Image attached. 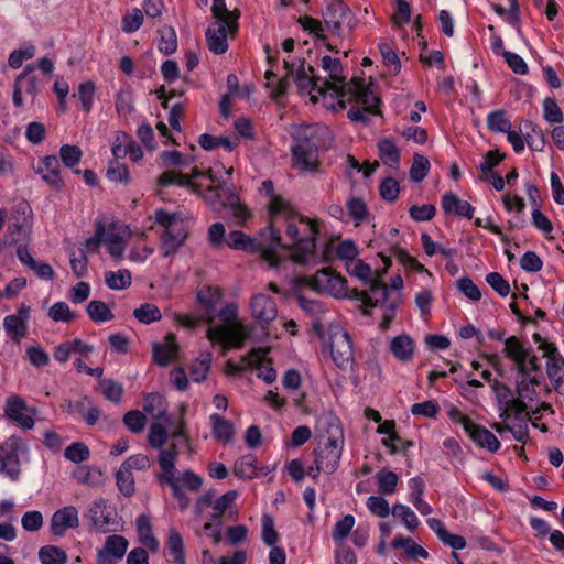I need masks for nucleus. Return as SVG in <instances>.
Here are the masks:
<instances>
[{
    "label": "nucleus",
    "mask_w": 564,
    "mask_h": 564,
    "mask_svg": "<svg viewBox=\"0 0 564 564\" xmlns=\"http://www.w3.org/2000/svg\"><path fill=\"white\" fill-rule=\"evenodd\" d=\"M269 213L271 217L280 214L285 216V232L290 243H282V238L280 237V245L278 247L291 249L292 259L297 263H305L315 250V239L318 232L316 223L295 213L290 204L280 196L271 198Z\"/></svg>",
    "instance_id": "nucleus-1"
},
{
    "label": "nucleus",
    "mask_w": 564,
    "mask_h": 564,
    "mask_svg": "<svg viewBox=\"0 0 564 564\" xmlns=\"http://www.w3.org/2000/svg\"><path fill=\"white\" fill-rule=\"evenodd\" d=\"M271 236V242H258L253 238L241 230H231L226 235L224 224L215 223L208 228L207 238L212 247L219 249L227 246L230 249L243 251L250 254L260 253L263 261L268 262L270 267H278L280 257L276 252L280 245V231L276 230L272 224L262 230V236L265 234Z\"/></svg>",
    "instance_id": "nucleus-2"
},
{
    "label": "nucleus",
    "mask_w": 564,
    "mask_h": 564,
    "mask_svg": "<svg viewBox=\"0 0 564 564\" xmlns=\"http://www.w3.org/2000/svg\"><path fill=\"white\" fill-rule=\"evenodd\" d=\"M283 64L286 76L279 80L275 91L276 96L285 94L289 86V77H291L301 91L311 94V100L314 104L317 102V96L313 95V93L315 91L323 96V85H319L322 77L314 74L313 66L306 65L305 59L302 57H296L291 61L284 59Z\"/></svg>",
    "instance_id": "nucleus-3"
},
{
    "label": "nucleus",
    "mask_w": 564,
    "mask_h": 564,
    "mask_svg": "<svg viewBox=\"0 0 564 564\" xmlns=\"http://www.w3.org/2000/svg\"><path fill=\"white\" fill-rule=\"evenodd\" d=\"M328 133V129L323 126H307L301 129L296 137V144L292 147L294 162L305 171H315L318 165V148L321 143L318 137Z\"/></svg>",
    "instance_id": "nucleus-4"
},
{
    "label": "nucleus",
    "mask_w": 564,
    "mask_h": 564,
    "mask_svg": "<svg viewBox=\"0 0 564 564\" xmlns=\"http://www.w3.org/2000/svg\"><path fill=\"white\" fill-rule=\"evenodd\" d=\"M237 307L232 304L226 305L219 312V317L227 325L209 327L207 338L213 343H219L225 349L231 347L241 348L249 337V332L241 323L235 322Z\"/></svg>",
    "instance_id": "nucleus-5"
},
{
    "label": "nucleus",
    "mask_w": 564,
    "mask_h": 564,
    "mask_svg": "<svg viewBox=\"0 0 564 564\" xmlns=\"http://www.w3.org/2000/svg\"><path fill=\"white\" fill-rule=\"evenodd\" d=\"M344 447V433L339 424H329L327 435L323 436L315 449L316 470L333 474L339 465Z\"/></svg>",
    "instance_id": "nucleus-6"
},
{
    "label": "nucleus",
    "mask_w": 564,
    "mask_h": 564,
    "mask_svg": "<svg viewBox=\"0 0 564 564\" xmlns=\"http://www.w3.org/2000/svg\"><path fill=\"white\" fill-rule=\"evenodd\" d=\"M205 199L215 212L230 209L238 225H242L250 217L248 207L240 203L236 187L226 181L218 186H208Z\"/></svg>",
    "instance_id": "nucleus-7"
},
{
    "label": "nucleus",
    "mask_w": 564,
    "mask_h": 564,
    "mask_svg": "<svg viewBox=\"0 0 564 564\" xmlns=\"http://www.w3.org/2000/svg\"><path fill=\"white\" fill-rule=\"evenodd\" d=\"M328 343L330 355L335 365L340 369H348L354 364V347L350 335L339 324H329L325 339Z\"/></svg>",
    "instance_id": "nucleus-8"
},
{
    "label": "nucleus",
    "mask_w": 564,
    "mask_h": 564,
    "mask_svg": "<svg viewBox=\"0 0 564 564\" xmlns=\"http://www.w3.org/2000/svg\"><path fill=\"white\" fill-rule=\"evenodd\" d=\"M335 98L338 99L337 106L339 110L345 109L347 102L358 101L368 113H379V98L365 85L361 78H352L346 85L343 95H337Z\"/></svg>",
    "instance_id": "nucleus-9"
},
{
    "label": "nucleus",
    "mask_w": 564,
    "mask_h": 564,
    "mask_svg": "<svg viewBox=\"0 0 564 564\" xmlns=\"http://www.w3.org/2000/svg\"><path fill=\"white\" fill-rule=\"evenodd\" d=\"M533 339L539 344V349L547 358L546 373L553 387L560 393L564 391V358L560 355L555 344L545 341L541 335L534 334Z\"/></svg>",
    "instance_id": "nucleus-10"
},
{
    "label": "nucleus",
    "mask_w": 564,
    "mask_h": 564,
    "mask_svg": "<svg viewBox=\"0 0 564 564\" xmlns=\"http://www.w3.org/2000/svg\"><path fill=\"white\" fill-rule=\"evenodd\" d=\"M25 449L22 438L17 435H11L1 443L0 473L13 481L18 480L21 473L19 454Z\"/></svg>",
    "instance_id": "nucleus-11"
},
{
    "label": "nucleus",
    "mask_w": 564,
    "mask_h": 564,
    "mask_svg": "<svg viewBox=\"0 0 564 564\" xmlns=\"http://www.w3.org/2000/svg\"><path fill=\"white\" fill-rule=\"evenodd\" d=\"M321 66L328 73V78H322V82H319V85H323V96L327 93L334 98L337 95H343L348 83H346V77L343 75L340 59L325 55L322 58Z\"/></svg>",
    "instance_id": "nucleus-12"
},
{
    "label": "nucleus",
    "mask_w": 564,
    "mask_h": 564,
    "mask_svg": "<svg viewBox=\"0 0 564 564\" xmlns=\"http://www.w3.org/2000/svg\"><path fill=\"white\" fill-rule=\"evenodd\" d=\"M84 518L88 519L97 531H115V529L110 528L115 523L113 511L104 498L93 501L84 512Z\"/></svg>",
    "instance_id": "nucleus-13"
},
{
    "label": "nucleus",
    "mask_w": 564,
    "mask_h": 564,
    "mask_svg": "<svg viewBox=\"0 0 564 564\" xmlns=\"http://www.w3.org/2000/svg\"><path fill=\"white\" fill-rule=\"evenodd\" d=\"M238 30L237 21L230 22H215L213 26H209L206 31V43L215 54H224L228 50L227 36L228 34L234 35Z\"/></svg>",
    "instance_id": "nucleus-14"
},
{
    "label": "nucleus",
    "mask_w": 564,
    "mask_h": 564,
    "mask_svg": "<svg viewBox=\"0 0 564 564\" xmlns=\"http://www.w3.org/2000/svg\"><path fill=\"white\" fill-rule=\"evenodd\" d=\"M324 21L335 33H338L343 25L352 29L355 17L349 7L340 0H332L324 12Z\"/></svg>",
    "instance_id": "nucleus-15"
},
{
    "label": "nucleus",
    "mask_w": 564,
    "mask_h": 564,
    "mask_svg": "<svg viewBox=\"0 0 564 564\" xmlns=\"http://www.w3.org/2000/svg\"><path fill=\"white\" fill-rule=\"evenodd\" d=\"M79 527L78 510L74 506H66L56 510L51 518V532L55 536H64L69 529Z\"/></svg>",
    "instance_id": "nucleus-16"
},
{
    "label": "nucleus",
    "mask_w": 564,
    "mask_h": 564,
    "mask_svg": "<svg viewBox=\"0 0 564 564\" xmlns=\"http://www.w3.org/2000/svg\"><path fill=\"white\" fill-rule=\"evenodd\" d=\"M128 545V540L122 535L113 534L108 536L104 547L97 552V563L116 564V561L124 556Z\"/></svg>",
    "instance_id": "nucleus-17"
},
{
    "label": "nucleus",
    "mask_w": 564,
    "mask_h": 564,
    "mask_svg": "<svg viewBox=\"0 0 564 564\" xmlns=\"http://www.w3.org/2000/svg\"><path fill=\"white\" fill-rule=\"evenodd\" d=\"M29 411L26 402L18 394H12L7 398L4 405V415L17 422L21 427L31 430L34 426V420L30 414L24 412Z\"/></svg>",
    "instance_id": "nucleus-18"
},
{
    "label": "nucleus",
    "mask_w": 564,
    "mask_h": 564,
    "mask_svg": "<svg viewBox=\"0 0 564 564\" xmlns=\"http://www.w3.org/2000/svg\"><path fill=\"white\" fill-rule=\"evenodd\" d=\"M250 310L253 318L262 326L270 324L278 316V308L274 301L262 293L252 296L250 300Z\"/></svg>",
    "instance_id": "nucleus-19"
},
{
    "label": "nucleus",
    "mask_w": 564,
    "mask_h": 564,
    "mask_svg": "<svg viewBox=\"0 0 564 564\" xmlns=\"http://www.w3.org/2000/svg\"><path fill=\"white\" fill-rule=\"evenodd\" d=\"M59 161L55 155H46L40 160L36 173L40 174L45 183L59 191L64 186L61 176Z\"/></svg>",
    "instance_id": "nucleus-20"
},
{
    "label": "nucleus",
    "mask_w": 564,
    "mask_h": 564,
    "mask_svg": "<svg viewBox=\"0 0 564 564\" xmlns=\"http://www.w3.org/2000/svg\"><path fill=\"white\" fill-rule=\"evenodd\" d=\"M188 236L186 227L162 230L160 234V250L163 257L174 254L186 241Z\"/></svg>",
    "instance_id": "nucleus-21"
},
{
    "label": "nucleus",
    "mask_w": 564,
    "mask_h": 564,
    "mask_svg": "<svg viewBox=\"0 0 564 564\" xmlns=\"http://www.w3.org/2000/svg\"><path fill=\"white\" fill-rule=\"evenodd\" d=\"M531 350L524 347L517 336H510L505 340L503 355L513 362L517 371H524L523 360L528 359Z\"/></svg>",
    "instance_id": "nucleus-22"
},
{
    "label": "nucleus",
    "mask_w": 564,
    "mask_h": 564,
    "mask_svg": "<svg viewBox=\"0 0 564 564\" xmlns=\"http://www.w3.org/2000/svg\"><path fill=\"white\" fill-rule=\"evenodd\" d=\"M177 349L175 335L167 334L165 344L153 345V358L158 365L165 367L176 357Z\"/></svg>",
    "instance_id": "nucleus-23"
},
{
    "label": "nucleus",
    "mask_w": 564,
    "mask_h": 564,
    "mask_svg": "<svg viewBox=\"0 0 564 564\" xmlns=\"http://www.w3.org/2000/svg\"><path fill=\"white\" fill-rule=\"evenodd\" d=\"M466 433L476 444L491 453H496L500 448V442L495 434L475 422Z\"/></svg>",
    "instance_id": "nucleus-24"
},
{
    "label": "nucleus",
    "mask_w": 564,
    "mask_h": 564,
    "mask_svg": "<svg viewBox=\"0 0 564 564\" xmlns=\"http://www.w3.org/2000/svg\"><path fill=\"white\" fill-rule=\"evenodd\" d=\"M300 307L306 313L314 316L312 327L319 339H325V327L319 321L318 315L324 313V306L319 301L306 299L303 295L297 297Z\"/></svg>",
    "instance_id": "nucleus-25"
},
{
    "label": "nucleus",
    "mask_w": 564,
    "mask_h": 564,
    "mask_svg": "<svg viewBox=\"0 0 564 564\" xmlns=\"http://www.w3.org/2000/svg\"><path fill=\"white\" fill-rule=\"evenodd\" d=\"M178 455L177 446L172 444L167 449H161L159 455V464L162 469L160 479L164 482H172L175 477V463Z\"/></svg>",
    "instance_id": "nucleus-26"
},
{
    "label": "nucleus",
    "mask_w": 564,
    "mask_h": 564,
    "mask_svg": "<svg viewBox=\"0 0 564 564\" xmlns=\"http://www.w3.org/2000/svg\"><path fill=\"white\" fill-rule=\"evenodd\" d=\"M442 208L445 214L454 213L468 219L473 218L475 210L467 200L459 199L458 196L454 193H446L442 197Z\"/></svg>",
    "instance_id": "nucleus-27"
},
{
    "label": "nucleus",
    "mask_w": 564,
    "mask_h": 564,
    "mask_svg": "<svg viewBox=\"0 0 564 564\" xmlns=\"http://www.w3.org/2000/svg\"><path fill=\"white\" fill-rule=\"evenodd\" d=\"M158 185L161 187L170 185L188 187L193 193L202 195V186L199 184L192 182L187 175L174 171L162 173L158 178Z\"/></svg>",
    "instance_id": "nucleus-28"
},
{
    "label": "nucleus",
    "mask_w": 564,
    "mask_h": 564,
    "mask_svg": "<svg viewBox=\"0 0 564 564\" xmlns=\"http://www.w3.org/2000/svg\"><path fill=\"white\" fill-rule=\"evenodd\" d=\"M520 132L532 151H543L545 137L543 131L533 122L524 120L520 123Z\"/></svg>",
    "instance_id": "nucleus-29"
},
{
    "label": "nucleus",
    "mask_w": 564,
    "mask_h": 564,
    "mask_svg": "<svg viewBox=\"0 0 564 564\" xmlns=\"http://www.w3.org/2000/svg\"><path fill=\"white\" fill-rule=\"evenodd\" d=\"M415 349V345L413 339L405 334L395 336L390 341V350L393 354V356L402 361L406 362L410 361L413 357Z\"/></svg>",
    "instance_id": "nucleus-30"
},
{
    "label": "nucleus",
    "mask_w": 564,
    "mask_h": 564,
    "mask_svg": "<svg viewBox=\"0 0 564 564\" xmlns=\"http://www.w3.org/2000/svg\"><path fill=\"white\" fill-rule=\"evenodd\" d=\"M137 531L140 543L151 552L159 550V541L152 533L150 518L147 514H140L137 518Z\"/></svg>",
    "instance_id": "nucleus-31"
},
{
    "label": "nucleus",
    "mask_w": 564,
    "mask_h": 564,
    "mask_svg": "<svg viewBox=\"0 0 564 564\" xmlns=\"http://www.w3.org/2000/svg\"><path fill=\"white\" fill-rule=\"evenodd\" d=\"M243 361L247 362L249 367H257L260 369L258 377L261 378L267 383H272L276 379V371L271 366H261L263 357L258 350H252L249 354L243 356Z\"/></svg>",
    "instance_id": "nucleus-32"
},
{
    "label": "nucleus",
    "mask_w": 564,
    "mask_h": 564,
    "mask_svg": "<svg viewBox=\"0 0 564 564\" xmlns=\"http://www.w3.org/2000/svg\"><path fill=\"white\" fill-rule=\"evenodd\" d=\"M166 550V555L171 556L176 564H186L183 538L174 528L169 530Z\"/></svg>",
    "instance_id": "nucleus-33"
},
{
    "label": "nucleus",
    "mask_w": 564,
    "mask_h": 564,
    "mask_svg": "<svg viewBox=\"0 0 564 564\" xmlns=\"http://www.w3.org/2000/svg\"><path fill=\"white\" fill-rule=\"evenodd\" d=\"M210 422L215 437L221 442H229L235 434L234 425L230 421L225 420L219 414H212Z\"/></svg>",
    "instance_id": "nucleus-34"
},
{
    "label": "nucleus",
    "mask_w": 564,
    "mask_h": 564,
    "mask_svg": "<svg viewBox=\"0 0 564 564\" xmlns=\"http://www.w3.org/2000/svg\"><path fill=\"white\" fill-rule=\"evenodd\" d=\"M237 497L238 492L236 490H229L219 498L214 499L210 520L216 521L217 524H219L221 516L231 507Z\"/></svg>",
    "instance_id": "nucleus-35"
},
{
    "label": "nucleus",
    "mask_w": 564,
    "mask_h": 564,
    "mask_svg": "<svg viewBox=\"0 0 564 564\" xmlns=\"http://www.w3.org/2000/svg\"><path fill=\"white\" fill-rule=\"evenodd\" d=\"M379 155L382 162L390 167H397L400 162V151L390 139H383L378 143Z\"/></svg>",
    "instance_id": "nucleus-36"
},
{
    "label": "nucleus",
    "mask_w": 564,
    "mask_h": 564,
    "mask_svg": "<svg viewBox=\"0 0 564 564\" xmlns=\"http://www.w3.org/2000/svg\"><path fill=\"white\" fill-rule=\"evenodd\" d=\"M257 457L252 454L240 457L234 466V473L239 478L251 479L257 474Z\"/></svg>",
    "instance_id": "nucleus-37"
},
{
    "label": "nucleus",
    "mask_w": 564,
    "mask_h": 564,
    "mask_svg": "<svg viewBox=\"0 0 564 564\" xmlns=\"http://www.w3.org/2000/svg\"><path fill=\"white\" fill-rule=\"evenodd\" d=\"M105 282L111 290H124L131 285L132 278L129 270L121 269L117 272H106Z\"/></svg>",
    "instance_id": "nucleus-38"
},
{
    "label": "nucleus",
    "mask_w": 564,
    "mask_h": 564,
    "mask_svg": "<svg viewBox=\"0 0 564 564\" xmlns=\"http://www.w3.org/2000/svg\"><path fill=\"white\" fill-rule=\"evenodd\" d=\"M87 314L95 323H104L113 319L115 315L102 301H91L86 307Z\"/></svg>",
    "instance_id": "nucleus-39"
},
{
    "label": "nucleus",
    "mask_w": 564,
    "mask_h": 564,
    "mask_svg": "<svg viewBox=\"0 0 564 564\" xmlns=\"http://www.w3.org/2000/svg\"><path fill=\"white\" fill-rule=\"evenodd\" d=\"M3 327L11 339L19 341L26 334L28 323L12 314L4 317Z\"/></svg>",
    "instance_id": "nucleus-40"
},
{
    "label": "nucleus",
    "mask_w": 564,
    "mask_h": 564,
    "mask_svg": "<svg viewBox=\"0 0 564 564\" xmlns=\"http://www.w3.org/2000/svg\"><path fill=\"white\" fill-rule=\"evenodd\" d=\"M39 560L42 564H65L67 555L66 552L58 546L45 545L39 551Z\"/></svg>",
    "instance_id": "nucleus-41"
},
{
    "label": "nucleus",
    "mask_w": 564,
    "mask_h": 564,
    "mask_svg": "<svg viewBox=\"0 0 564 564\" xmlns=\"http://www.w3.org/2000/svg\"><path fill=\"white\" fill-rule=\"evenodd\" d=\"M391 544L395 549L397 547L404 549L406 554L409 556H411L412 558H417V557L426 558L429 556V553L425 549H423L422 546L414 543L412 539L405 538L403 535L395 536Z\"/></svg>",
    "instance_id": "nucleus-42"
},
{
    "label": "nucleus",
    "mask_w": 564,
    "mask_h": 564,
    "mask_svg": "<svg viewBox=\"0 0 564 564\" xmlns=\"http://www.w3.org/2000/svg\"><path fill=\"white\" fill-rule=\"evenodd\" d=\"M370 296L372 297L373 306H386L393 299L389 286L378 280H370Z\"/></svg>",
    "instance_id": "nucleus-43"
},
{
    "label": "nucleus",
    "mask_w": 564,
    "mask_h": 564,
    "mask_svg": "<svg viewBox=\"0 0 564 564\" xmlns=\"http://www.w3.org/2000/svg\"><path fill=\"white\" fill-rule=\"evenodd\" d=\"M154 220L158 225L163 227V230L185 227L183 218L177 213H169L164 209H156L154 212Z\"/></svg>",
    "instance_id": "nucleus-44"
},
{
    "label": "nucleus",
    "mask_w": 564,
    "mask_h": 564,
    "mask_svg": "<svg viewBox=\"0 0 564 564\" xmlns=\"http://www.w3.org/2000/svg\"><path fill=\"white\" fill-rule=\"evenodd\" d=\"M133 316L142 324H151L162 318L161 311L155 304L144 303L133 311Z\"/></svg>",
    "instance_id": "nucleus-45"
},
{
    "label": "nucleus",
    "mask_w": 564,
    "mask_h": 564,
    "mask_svg": "<svg viewBox=\"0 0 564 564\" xmlns=\"http://www.w3.org/2000/svg\"><path fill=\"white\" fill-rule=\"evenodd\" d=\"M177 48V39L175 30L172 26L164 25L160 30L159 50L165 55L173 54Z\"/></svg>",
    "instance_id": "nucleus-46"
},
{
    "label": "nucleus",
    "mask_w": 564,
    "mask_h": 564,
    "mask_svg": "<svg viewBox=\"0 0 564 564\" xmlns=\"http://www.w3.org/2000/svg\"><path fill=\"white\" fill-rule=\"evenodd\" d=\"M99 387L101 394L109 401L118 403L122 399L123 387L112 379H100Z\"/></svg>",
    "instance_id": "nucleus-47"
},
{
    "label": "nucleus",
    "mask_w": 564,
    "mask_h": 564,
    "mask_svg": "<svg viewBox=\"0 0 564 564\" xmlns=\"http://www.w3.org/2000/svg\"><path fill=\"white\" fill-rule=\"evenodd\" d=\"M196 296L198 303L207 311V313H209L215 308L216 304L219 302L221 293L218 289L205 286L197 291Z\"/></svg>",
    "instance_id": "nucleus-48"
},
{
    "label": "nucleus",
    "mask_w": 564,
    "mask_h": 564,
    "mask_svg": "<svg viewBox=\"0 0 564 564\" xmlns=\"http://www.w3.org/2000/svg\"><path fill=\"white\" fill-rule=\"evenodd\" d=\"M143 410L145 413L158 420L162 419L166 412L163 398L158 393H150L145 397L143 402Z\"/></svg>",
    "instance_id": "nucleus-49"
},
{
    "label": "nucleus",
    "mask_w": 564,
    "mask_h": 564,
    "mask_svg": "<svg viewBox=\"0 0 564 564\" xmlns=\"http://www.w3.org/2000/svg\"><path fill=\"white\" fill-rule=\"evenodd\" d=\"M106 174L108 180L111 182H119L127 185L131 181L128 166L117 160H111L109 162Z\"/></svg>",
    "instance_id": "nucleus-50"
},
{
    "label": "nucleus",
    "mask_w": 564,
    "mask_h": 564,
    "mask_svg": "<svg viewBox=\"0 0 564 564\" xmlns=\"http://www.w3.org/2000/svg\"><path fill=\"white\" fill-rule=\"evenodd\" d=\"M31 70L28 65L24 72L17 77L14 85L25 94L35 95L40 90V84L37 78L30 74Z\"/></svg>",
    "instance_id": "nucleus-51"
},
{
    "label": "nucleus",
    "mask_w": 564,
    "mask_h": 564,
    "mask_svg": "<svg viewBox=\"0 0 564 564\" xmlns=\"http://www.w3.org/2000/svg\"><path fill=\"white\" fill-rule=\"evenodd\" d=\"M116 482L119 491L123 496L131 497L134 494L135 486L133 475L121 466L116 474Z\"/></svg>",
    "instance_id": "nucleus-52"
},
{
    "label": "nucleus",
    "mask_w": 564,
    "mask_h": 564,
    "mask_svg": "<svg viewBox=\"0 0 564 564\" xmlns=\"http://www.w3.org/2000/svg\"><path fill=\"white\" fill-rule=\"evenodd\" d=\"M378 481V490L383 495H391L395 491L398 484V475L390 470H380L376 475Z\"/></svg>",
    "instance_id": "nucleus-53"
},
{
    "label": "nucleus",
    "mask_w": 564,
    "mask_h": 564,
    "mask_svg": "<svg viewBox=\"0 0 564 564\" xmlns=\"http://www.w3.org/2000/svg\"><path fill=\"white\" fill-rule=\"evenodd\" d=\"M392 514L397 518H400L403 524L410 530L413 531L419 525V519L413 510L402 503H397L392 508Z\"/></svg>",
    "instance_id": "nucleus-54"
},
{
    "label": "nucleus",
    "mask_w": 564,
    "mask_h": 564,
    "mask_svg": "<svg viewBox=\"0 0 564 564\" xmlns=\"http://www.w3.org/2000/svg\"><path fill=\"white\" fill-rule=\"evenodd\" d=\"M210 365H212V355L209 352H206L205 355L202 356L200 359L194 361L189 368L191 369L189 373H191L192 380L196 381V382L203 381L208 375Z\"/></svg>",
    "instance_id": "nucleus-55"
},
{
    "label": "nucleus",
    "mask_w": 564,
    "mask_h": 564,
    "mask_svg": "<svg viewBox=\"0 0 564 564\" xmlns=\"http://www.w3.org/2000/svg\"><path fill=\"white\" fill-rule=\"evenodd\" d=\"M486 122H487L488 129L494 132L506 133L511 128V123L506 118V113L503 110H496V111L490 112L487 116Z\"/></svg>",
    "instance_id": "nucleus-56"
},
{
    "label": "nucleus",
    "mask_w": 564,
    "mask_h": 564,
    "mask_svg": "<svg viewBox=\"0 0 564 564\" xmlns=\"http://www.w3.org/2000/svg\"><path fill=\"white\" fill-rule=\"evenodd\" d=\"M355 525V518L351 514H347L338 520L333 528L332 538L335 542H341L351 532Z\"/></svg>",
    "instance_id": "nucleus-57"
},
{
    "label": "nucleus",
    "mask_w": 564,
    "mask_h": 564,
    "mask_svg": "<svg viewBox=\"0 0 564 564\" xmlns=\"http://www.w3.org/2000/svg\"><path fill=\"white\" fill-rule=\"evenodd\" d=\"M66 459L79 464L86 462L90 456L88 446L83 442H76L66 447L64 452Z\"/></svg>",
    "instance_id": "nucleus-58"
},
{
    "label": "nucleus",
    "mask_w": 564,
    "mask_h": 564,
    "mask_svg": "<svg viewBox=\"0 0 564 564\" xmlns=\"http://www.w3.org/2000/svg\"><path fill=\"white\" fill-rule=\"evenodd\" d=\"M430 170L429 160L422 154H414L413 163L410 169V177L413 182H422Z\"/></svg>",
    "instance_id": "nucleus-59"
},
{
    "label": "nucleus",
    "mask_w": 564,
    "mask_h": 564,
    "mask_svg": "<svg viewBox=\"0 0 564 564\" xmlns=\"http://www.w3.org/2000/svg\"><path fill=\"white\" fill-rule=\"evenodd\" d=\"M48 317L54 322L69 323L76 317V314L70 311L66 302L61 301L50 307Z\"/></svg>",
    "instance_id": "nucleus-60"
},
{
    "label": "nucleus",
    "mask_w": 564,
    "mask_h": 564,
    "mask_svg": "<svg viewBox=\"0 0 564 564\" xmlns=\"http://www.w3.org/2000/svg\"><path fill=\"white\" fill-rule=\"evenodd\" d=\"M527 411V404L524 400L522 399H512L509 401L508 405H505L501 409L500 417L507 420L511 416V413H513L514 419L518 421H523L525 417Z\"/></svg>",
    "instance_id": "nucleus-61"
},
{
    "label": "nucleus",
    "mask_w": 564,
    "mask_h": 564,
    "mask_svg": "<svg viewBox=\"0 0 564 564\" xmlns=\"http://www.w3.org/2000/svg\"><path fill=\"white\" fill-rule=\"evenodd\" d=\"M95 96V85L88 80L79 85L77 93L73 97H77L82 102V107L86 112H89L93 108V101Z\"/></svg>",
    "instance_id": "nucleus-62"
},
{
    "label": "nucleus",
    "mask_w": 564,
    "mask_h": 564,
    "mask_svg": "<svg viewBox=\"0 0 564 564\" xmlns=\"http://www.w3.org/2000/svg\"><path fill=\"white\" fill-rule=\"evenodd\" d=\"M106 237V226L101 220H97L95 224V235L88 239L85 240L83 250L86 251V254L88 252H96L100 245L105 242Z\"/></svg>",
    "instance_id": "nucleus-63"
},
{
    "label": "nucleus",
    "mask_w": 564,
    "mask_h": 564,
    "mask_svg": "<svg viewBox=\"0 0 564 564\" xmlns=\"http://www.w3.org/2000/svg\"><path fill=\"white\" fill-rule=\"evenodd\" d=\"M59 156L65 166L73 169L79 163L83 152L77 145L64 144L59 149Z\"/></svg>",
    "instance_id": "nucleus-64"
}]
</instances>
